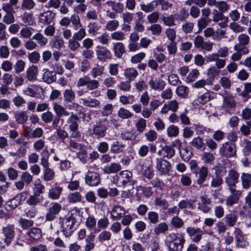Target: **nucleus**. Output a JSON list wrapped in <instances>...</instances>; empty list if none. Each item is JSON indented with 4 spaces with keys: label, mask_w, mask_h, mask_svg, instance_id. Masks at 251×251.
I'll use <instances>...</instances> for the list:
<instances>
[{
    "label": "nucleus",
    "mask_w": 251,
    "mask_h": 251,
    "mask_svg": "<svg viewBox=\"0 0 251 251\" xmlns=\"http://www.w3.org/2000/svg\"><path fill=\"white\" fill-rule=\"evenodd\" d=\"M80 217V211L74 210L70 216L64 218L61 223V231L67 237L70 236L75 230L74 226L77 223L76 217Z\"/></svg>",
    "instance_id": "nucleus-1"
},
{
    "label": "nucleus",
    "mask_w": 251,
    "mask_h": 251,
    "mask_svg": "<svg viewBox=\"0 0 251 251\" xmlns=\"http://www.w3.org/2000/svg\"><path fill=\"white\" fill-rule=\"evenodd\" d=\"M185 241L183 236H176L175 233H171L167 236L165 244L169 251H182Z\"/></svg>",
    "instance_id": "nucleus-2"
},
{
    "label": "nucleus",
    "mask_w": 251,
    "mask_h": 251,
    "mask_svg": "<svg viewBox=\"0 0 251 251\" xmlns=\"http://www.w3.org/2000/svg\"><path fill=\"white\" fill-rule=\"evenodd\" d=\"M132 177V173L125 170L120 172L113 177L112 182L118 186H125L130 182Z\"/></svg>",
    "instance_id": "nucleus-3"
},
{
    "label": "nucleus",
    "mask_w": 251,
    "mask_h": 251,
    "mask_svg": "<svg viewBox=\"0 0 251 251\" xmlns=\"http://www.w3.org/2000/svg\"><path fill=\"white\" fill-rule=\"evenodd\" d=\"M219 154L221 156L226 158L235 157L236 156V144L234 143L225 142L219 148Z\"/></svg>",
    "instance_id": "nucleus-4"
},
{
    "label": "nucleus",
    "mask_w": 251,
    "mask_h": 251,
    "mask_svg": "<svg viewBox=\"0 0 251 251\" xmlns=\"http://www.w3.org/2000/svg\"><path fill=\"white\" fill-rule=\"evenodd\" d=\"M237 40L238 43L234 46V50L235 51H242L243 54H248L249 50L246 46L249 44L250 41L249 36L245 33H242L238 36Z\"/></svg>",
    "instance_id": "nucleus-5"
},
{
    "label": "nucleus",
    "mask_w": 251,
    "mask_h": 251,
    "mask_svg": "<svg viewBox=\"0 0 251 251\" xmlns=\"http://www.w3.org/2000/svg\"><path fill=\"white\" fill-rule=\"evenodd\" d=\"M85 184L91 187L98 186L100 182V176L99 173L89 170L85 176Z\"/></svg>",
    "instance_id": "nucleus-6"
},
{
    "label": "nucleus",
    "mask_w": 251,
    "mask_h": 251,
    "mask_svg": "<svg viewBox=\"0 0 251 251\" xmlns=\"http://www.w3.org/2000/svg\"><path fill=\"white\" fill-rule=\"evenodd\" d=\"M62 209V205L58 202H52L48 208V211L46 215V220L47 221H52L56 218V216L58 215Z\"/></svg>",
    "instance_id": "nucleus-7"
},
{
    "label": "nucleus",
    "mask_w": 251,
    "mask_h": 251,
    "mask_svg": "<svg viewBox=\"0 0 251 251\" xmlns=\"http://www.w3.org/2000/svg\"><path fill=\"white\" fill-rule=\"evenodd\" d=\"M2 233L4 236V243L6 246H9L15 235L14 225H8L2 229Z\"/></svg>",
    "instance_id": "nucleus-8"
},
{
    "label": "nucleus",
    "mask_w": 251,
    "mask_h": 251,
    "mask_svg": "<svg viewBox=\"0 0 251 251\" xmlns=\"http://www.w3.org/2000/svg\"><path fill=\"white\" fill-rule=\"evenodd\" d=\"M194 46L197 49L203 50L210 51L213 48V43L211 42H204L203 37L200 35H197L194 40Z\"/></svg>",
    "instance_id": "nucleus-9"
},
{
    "label": "nucleus",
    "mask_w": 251,
    "mask_h": 251,
    "mask_svg": "<svg viewBox=\"0 0 251 251\" xmlns=\"http://www.w3.org/2000/svg\"><path fill=\"white\" fill-rule=\"evenodd\" d=\"M96 53L97 58L101 62H105L111 58L112 54L106 47L98 45L96 47Z\"/></svg>",
    "instance_id": "nucleus-10"
},
{
    "label": "nucleus",
    "mask_w": 251,
    "mask_h": 251,
    "mask_svg": "<svg viewBox=\"0 0 251 251\" xmlns=\"http://www.w3.org/2000/svg\"><path fill=\"white\" fill-rule=\"evenodd\" d=\"M239 174L234 170L229 171L226 178V183L228 187V189H235L236 184L239 181Z\"/></svg>",
    "instance_id": "nucleus-11"
},
{
    "label": "nucleus",
    "mask_w": 251,
    "mask_h": 251,
    "mask_svg": "<svg viewBox=\"0 0 251 251\" xmlns=\"http://www.w3.org/2000/svg\"><path fill=\"white\" fill-rule=\"evenodd\" d=\"M229 190L231 195L226 200V204L228 207L232 206L234 204L237 203L242 195V191L240 190L233 188Z\"/></svg>",
    "instance_id": "nucleus-12"
},
{
    "label": "nucleus",
    "mask_w": 251,
    "mask_h": 251,
    "mask_svg": "<svg viewBox=\"0 0 251 251\" xmlns=\"http://www.w3.org/2000/svg\"><path fill=\"white\" fill-rule=\"evenodd\" d=\"M56 14L51 10H47L39 15V21L43 25H50L55 18Z\"/></svg>",
    "instance_id": "nucleus-13"
},
{
    "label": "nucleus",
    "mask_w": 251,
    "mask_h": 251,
    "mask_svg": "<svg viewBox=\"0 0 251 251\" xmlns=\"http://www.w3.org/2000/svg\"><path fill=\"white\" fill-rule=\"evenodd\" d=\"M186 232L194 242H199L203 234V231L200 228L188 227L186 228Z\"/></svg>",
    "instance_id": "nucleus-14"
},
{
    "label": "nucleus",
    "mask_w": 251,
    "mask_h": 251,
    "mask_svg": "<svg viewBox=\"0 0 251 251\" xmlns=\"http://www.w3.org/2000/svg\"><path fill=\"white\" fill-rule=\"evenodd\" d=\"M126 145L124 142L116 140L110 145V152L113 154H119L124 152L126 150Z\"/></svg>",
    "instance_id": "nucleus-15"
},
{
    "label": "nucleus",
    "mask_w": 251,
    "mask_h": 251,
    "mask_svg": "<svg viewBox=\"0 0 251 251\" xmlns=\"http://www.w3.org/2000/svg\"><path fill=\"white\" fill-rule=\"evenodd\" d=\"M27 240L30 242H33L41 238L42 230L38 227H32L26 233Z\"/></svg>",
    "instance_id": "nucleus-16"
},
{
    "label": "nucleus",
    "mask_w": 251,
    "mask_h": 251,
    "mask_svg": "<svg viewBox=\"0 0 251 251\" xmlns=\"http://www.w3.org/2000/svg\"><path fill=\"white\" fill-rule=\"evenodd\" d=\"M193 172L198 176L197 180V184L200 187L204 186L203 183L208 176V168L205 166H202L199 169L198 172L194 171Z\"/></svg>",
    "instance_id": "nucleus-17"
},
{
    "label": "nucleus",
    "mask_w": 251,
    "mask_h": 251,
    "mask_svg": "<svg viewBox=\"0 0 251 251\" xmlns=\"http://www.w3.org/2000/svg\"><path fill=\"white\" fill-rule=\"evenodd\" d=\"M236 101L234 97L230 94H227L223 97V107L226 111L235 107Z\"/></svg>",
    "instance_id": "nucleus-18"
},
{
    "label": "nucleus",
    "mask_w": 251,
    "mask_h": 251,
    "mask_svg": "<svg viewBox=\"0 0 251 251\" xmlns=\"http://www.w3.org/2000/svg\"><path fill=\"white\" fill-rule=\"evenodd\" d=\"M111 218L113 220L121 219L126 214L125 208L120 205H115L112 209L111 212Z\"/></svg>",
    "instance_id": "nucleus-19"
},
{
    "label": "nucleus",
    "mask_w": 251,
    "mask_h": 251,
    "mask_svg": "<svg viewBox=\"0 0 251 251\" xmlns=\"http://www.w3.org/2000/svg\"><path fill=\"white\" fill-rule=\"evenodd\" d=\"M107 127L103 125H96L92 129V136L99 139L103 138L106 134Z\"/></svg>",
    "instance_id": "nucleus-20"
},
{
    "label": "nucleus",
    "mask_w": 251,
    "mask_h": 251,
    "mask_svg": "<svg viewBox=\"0 0 251 251\" xmlns=\"http://www.w3.org/2000/svg\"><path fill=\"white\" fill-rule=\"evenodd\" d=\"M63 191V188L58 185H55L49 190L48 198L52 200H56L60 198Z\"/></svg>",
    "instance_id": "nucleus-21"
},
{
    "label": "nucleus",
    "mask_w": 251,
    "mask_h": 251,
    "mask_svg": "<svg viewBox=\"0 0 251 251\" xmlns=\"http://www.w3.org/2000/svg\"><path fill=\"white\" fill-rule=\"evenodd\" d=\"M95 235L94 232H91L85 238V244L83 246L84 251H91L95 247L94 242Z\"/></svg>",
    "instance_id": "nucleus-22"
},
{
    "label": "nucleus",
    "mask_w": 251,
    "mask_h": 251,
    "mask_svg": "<svg viewBox=\"0 0 251 251\" xmlns=\"http://www.w3.org/2000/svg\"><path fill=\"white\" fill-rule=\"evenodd\" d=\"M121 169L122 167L120 164L114 162L104 166L102 170L104 174H111L118 173Z\"/></svg>",
    "instance_id": "nucleus-23"
},
{
    "label": "nucleus",
    "mask_w": 251,
    "mask_h": 251,
    "mask_svg": "<svg viewBox=\"0 0 251 251\" xmlns=\"http://www.w3.org/2000/svg\"><path fill=\"white\" fill-rule=\"evenodd\" d=\"M236 246L239 248H245L247 246V243L244 239L242 232L239 228H236L234 230Z\"/></svg>",
    "instance_id": "nucleus-24"
},
{
    "label": "nucleus",
    "mask_w": 251,
    "mask_h": 251,
    "mask_svg": "<svg viewBox=\"0 0 251 251\" xmlns=\"http://www.w3.org/2000/svg\"><path fill=\"white\" fill-rule=\"evenodd\" d=\"M171 164L166 160H160L158 164V173L160 175H167L171 169Z\"/></svg>",
    "instance_id": "nucleus-25"
},
{
    "label": "nucleus",
    "mask_w": 251,
    "mask_h": 251,
    "mask_svg": "<svg viewBox=\"0 0 251 251\" xmlns=\"http://www.w3.org/2000/svg\"><path fill=\"white\" fill-rule=\"evenodd\" d=\"M96 225L97 219L95 218V216L93 215H89L85 221V226L86 228L89 231H92L95 229L94 233L97 232H100V229L96 230Z\"/></svg>",
    "instance_id": "nucleus-26"
},
{
    "label": "nucleus",
    "mask_w": 251,
    "mask_h": 251,
    "mask_svg": "<svg viewBox=\"0 0 251 251\" xmlns=\"http://www.w3.org/2000/svg\"><path fill=\"white\" fill-rule=\"evenodd\" d=\"M161 150L158 151V154L162 157H166L170 158L175 155V150L170 146L165 145L164 146H160Z\"/></svg>",
    "instance_id": "nucleus-27"
},
{
    "label": "nucleus",
    "mask_w": 251,
    "mask_h": 251,
    "mask_svg": "<svg viewBox=\"0 0 251 251\" xmlns=\"http://www.w3.org/2000/svg\"><path fill=\"white\" fill-rule=\"evenodd\" d=\"M113 50L114 55L120 58L126 52V49L124 44L122 42H117L113 44Z\"/></svg>",
    "instance_id": "nucleus-28"
},
{
    "label": "nucleus",
    "mask_w": 251,
    "mask_h": 251,
    "mask_svg": "<svg viewBox=\"0 0 251 251\" xmlns=\"http://www.w3.org/2000/svg\"><path fill=\"white\" fill-rule=\"evenodd\" d=\"M44 200L42 195L33 194L30 195L26 200V203L31 206H35L42 203Z\"/></svg>",
    "instance_id": "nucleus-29"
},
{
    "label": "nucleus",
    "mask_w": 251,
    "mask_h": 251,
    "mask_svg": "<svg viewBox=\"0 0 251 251\" xmlns=\"http://www.w3.org/2000/svg\"><path fill=\"white\" fill-rule=\"evenodd\" d=\"M38 68L34 65L29 67L26 71V78L30 81H33L37 79Z\"/></svg>",
    "instance_id": "nucleus-30"
},
{
    "label": "nucleus",
    "mask_w": 251,
    "mask_h": 251,
    "mask_svg": "<svg viewBox=\"0 0 251 251\" xmlns=\"http://www.w3.org/2000/svg\"><path fill=\"white\" fill-rule=\"evenodd\" d=\"M237 215L232 212L226 214L224 218L226 224L228 226L231 227L234 226L237 222Z\"/></svg>",
    "instance_id": "nucleus-31"
},
{
    "label": "nucleus",
    "mask_w": 251,
    "mask_h": 251,
    "mask_svg": "<svg viewBox=\"0 0 251 251\" xmlns=\"http://www.w3.org/2000/svg\"><path fill=\"white\" fill-rule=\"evenodd\" d=\"M68 201L70 203H75L81 202L82 196L80 192L75 191L70 193L67 198Z\"/></svg>",
    "instance_id": "nucleus-32"
},
{
    "label": "nucleus",
    "mask_w": 251,
    "mask_h": 251,
    "mask_svg": "<svg viewBox=\"0 0 251 251\" xmlns=\"http://www.w3.org/2000/svg\"><path fill=\"white\" fill-rule=\"evenodd\" d=\"M136 70L133 68H126L124 71V75L127 80L131 81L138 75Z\"/></svg>",
    "instance_id": "nucleus-33"
},
{
    "label": "nucleus",
    "mask_w": 251,
    "mask_h": 251,
    "mask_svg": "<svg viewBox=\"0 0 251 251\" xmlns=\"http://www.w3.org/2000/svg\"><path fill=\"white\" fill-rule=\"evenodd\" d=\"M82 101L83 104L87 107L91 108H96L100 106V102L96 99L92 98H83L80 99Z\"/></svg>",
    "instance_id": "nucleus-34"
},
{
    "label": "nucleus",
    "mask_w": 251,
    "mask_h": 251,
    "mask_svg": "<svg viewBox=\"0 0 251 251\" xmlns=\"http://www.w3.org/2000/svg\"><path fill=\"white\" fill-rule=\"evenodd\" d=\"M16 122L19 124H25L28 119V116L25 111H21L14 115Z\"/></svg>",
    "instance_id": "nucleus-35"
},
{
    "label": "nucleus",
    "mask_w": 251,
    "mask_h": 251,
    "mask_svg": "<svg viewBox=\"0 0 251 251\" xmlns=\"http://www.w3.org/2000/svg\"><path fill=\"white\" fill-rule=\"evenodd\" d=\"M78 121L79 117L78 116L72 113L70 116L67 120V123L69 126V129H75V127H78Z\"/></svg>",
    "instance_id": "nucleus-36"
},
{
    "label": "nucleus",
    "mask_w": 251,
    "mask_h": 251,
    "mask_svg": "<svg viewBox=\"0 0 251 251\" xmlns=\"http://www.w3.org/2000/svg\"><path fill=\"white\" fill-rule=\"evenodd\" d=\"M242 185L245 189H249L251 186V175L249 173H243L241 176Z\"/></svg>",
    "instance_id": "nucleus-37"
},
{
    "label": "nucleus",
    "mask_w": 251,
    "mask_h": 251,
    "mask_svg": "<svg viewBox=\"0 0 251 251\" xmlns=\"http://www.w3.org/2000/svg\"><path fill=\"white\" fill-rule=\"evenodd\" d=\"M64 103L74 101L75 98V94L72 89H66L63 92Z\"/></svg>",
    "instance_id": "nucleus-38"
},
{
    "label": "nucleus",
    "mask_w": 251,
    "mask_h": 251,
    "mask_svg": "<svg viewBox=\"0 0 251 251\" xmlns=\"http://www.w3.org/2000/svg\"><path fill=\"white\" fill-rule=\"evenodd\" d=\"M190 144L193 147L198 150L203 151L205 149V144L203 142V139L199 136L194 138Z\"/></svg>",
    "instance_id": "nucleus-39"
},
{
    "label": "nucleus",
    "mask_w": 251,
    "mask_h": 251,
    "mask_svg": "<svg viewBox=\"0 0 251 251\" xmlns=\"http://www.w3.org/2000/svg\"><path fill=\"white\" fill-rule=\"evenodd\" d=\"M45 190V187L41 183L40 179L34 182L33 187V194L41 195L44 193Z\"/></svg>",
    "instance_id": "nucleus-40"
},
{
    "label": "nucleus",
    "mask_w": 251,
    "mask_h": 251,
    "mask_svg": "<svg viewBox=\"0 0 251 251\" xmlns=\"http://www.w3.org/2000/svg\"><path fill=\"white\" fill-rule=\"evenodd\" d=\"M49 155V151L47 148L42 151L40 164L43 166L44 169L49 168V162L48 160Z\"/></svg>",
    "instance_id": "nucleus-41"
},
{
    "label": "nucleus",
    "mask_w": 251,
    "mask_h": 251,
    "mask_svg": "<svg viewBox=\"0 0 251 251\" xmlns=\"http://www.w3.org/2000/svg\"><path fill=\"white\" fill-rule=\"evenodd\" d=\"M220 71L215 67H212L207 70L208 82L209 83H213V81L217 76L219 75Z\"/></svg>",
    "instance_id": "nucleus-42"
},
{
    "label": "nucleus",
    "mask_w": 251,
    "mask_h": 251,
    "mask_svg": "<svg viewBox=\"0 0 251 251\" xmlns=\"http://www.w3.org/2000/svg\"><path fill=\"white\" fill-rule=\"evenodd\" d=\"M42 79L44 81L50 84L55 81L56 77L55 74L53 72L46 71L42 76Z\"/></svg>",
    "instance_id": "nucleus-43"
},
{
    "label": "nucleus",
    "mask_w": 251,
    "mask_h": 251,
    "mask_svg": "<svg viewBox=\"0 0 251 251\" xmlns=\"http://www.w3.org/2000/svg\"><path fill=\"white\" fill-rule=\"evenodd\" d=\"M70 23H72L74 29L75 30H77L79 28L82 26L79 16L75 14L72 15L70 17Z\"/></svg>",
    "instance_id": "nucleus-44"
},
{
    "label": "nucleus",
    "mask_w": 251,
    "mask_h": 251,
    "mask_svg": "<svg viewBox=\"0 0 251 251\" xmlns=\"http://www.w3.org/2000/svg\"><path fill=\"white\" fill-rule=\"evenodd\" d=\"M112 236L111 233L108 230H102L98 236V240L100 243H103L105 241H109Z\"/></svg>",
    "instance_id": "nucleus-45"
},
{
    "label": "nucleus",
    "mask_w": 251,
    "mask_h": 251,
    "mask_svg": "<svg viewBox=\"0 0 251 251\" xmlns=\"http://www.w3.org/2000/svg\"><path fill=\"white\" fill-rule=\"evenodd\" d=\"M178 206L180 209L185 208L193 209L194 208V201L191 199L182 200L179 201L178 204Z\"/></svg>",
    "instance_id": "nucleus-46"
},
{
    "label": "nucleus",
    "mask_w": 251,
    "mask_h": 251,
    "mask_svg": "<svg viewBox=\"0 0 251 251\" xmlns=\"http://www.w3.org/2000/svg\"><path fill=\"white\" fill-rule=\"evenodd\" d=\"M51 44L52 48L60 49L64 47V41L61 37L56 36L52 40Z\"/></svg>",
    "instance_id": "nucleus-47"
},
{
    "label": "nucleus",
    "mask_w": 251,
    "mask_h": 251,
    "mask_svg": "<svg viewBox=\"0 0 251 251\" xmlns=\"http://www.w3.org/2000/svg\"><path fill=\"white\" fill-rule=\"evenodd\" d=\"M176 91L178 96L186 98L189 94V88L184 85H179L176 88Z\"/></svg>",
    "instance_id": "nucleus-48"
},
{
    "label": "nucleus",
    "mask_w": 251,
    "mask_h": 251,
    "mask_svg": "<svg viewBox=\"0 0 251 251\" xmlns=\"http://www.w3.org/2000/svg\"><path fill=\"white\" fill-rule=\"evenodd\" d=\"M55 176V173L54 171L49 168L44 169L43 179L46 181H50L52 180Z\"/></svg>",
    "instance_id": "nucleus-49"
},
{
    "label": "nucleus",
    "mask_w": 251,
    "mask_h": 251,
    "mask_svg": "<svg viewBox=\"0 0 251 251\" xmlns=\"http://www.w3.org/2000/svg\"><path fill=\"white\" fill-rule=\"evenodd\" d=\"M32 39L37 41L40 46H44L48 43V39L40 32H38L34 35Z\"/></svg>",
    "instance_id": "nucleus-50"
},
{
    "label": "nucleus",
    "mask_w": 251,
    "mask_h": 251,
    "mask_svg": "<svg viewBox=\"0 0 251 251\" xmlns=\"http://www.w3.org/2000/svg\"><path fill=\"white\" fill-rule=\"evenodd\" d=\"M18 223L22 228L24 230L27 229L28 228L31 227L34 224L33 221L23 218H21L19 219Z\"/></svg>",
    "instance_id": "nucleus-51"
},
{
    "label": "nucleus",
    "mask_w": 251,
    "mask_h": 251,
    "mask_svg": "<svg viewBox=\"0 0 251 251\" xmlns=\"http://www.w3.org/2000/svg\"><path fill=\"white\" fill-rule=\"evenodd\" d=\"M119 25V23L117 20H112L108 21L105 25V29L110 31L116 30Z\"/></svg>",
    "instance_id": "nucleus-52"
},
{
    "label": "nucleus",
    "mask_w": 251,
    "mask_h": 251,
    "mask_svg": "<svg viewBox=\"0 0 251 251\" xmlns=\"http://www.w3.org/2000/svg\"><path fill=\"white\" fill-rule=\"evenodd\" d=\"M79 41L72 37V38L70 39L68 41V48L71 51H75L80 47V44L79 43Z\"/></svg>",
    "instance_id": "nucleus-53"
},
{
    "label": "nucleus",
    "mask_w": 251,
    "mask_h": 251,
    "mask_svg": "<svg viewBox=\"0 0 251 251\" xmlns=\"http://www.w3.org/2000/svg\"><path fill=\"white\" fill-rule=\"evenodd\" d=\"M35 4L33 0H22L21 6L23 10H30L34 8Z\"/></svg>",
    "instance_id": "nucleus-54"
},
{
    "label": "nucleus",
    "mask_w": 251,
    "mask_h": 251,
    "mask_svg": "<svg viewBox=\"0 0 251 251\" xmlns=\"http://www.w3.org/2000/svg\"><path fill=\"white\" fill-rule=\"evenodd\" d=\"M76 155L82 162L84 163L86 162L87 158V151L84 145L78 150Z\"/></svg>",
    "instance_id": "nucleus-55"
},
{
    "label": "nucleus",
    "mask_w": 251,
    "mask_h": 251,
    "mask_svg": "<svg viewBox=\"0 0 251 251\" xmlns=\"http://www.w3.org/2000/svg\"><path fill=\"white\" fill-rule=\"evenodd\" d=\"M78 29L76 32L74 33L73 37L80 41L86 36V31L85 29L82 26Z\"/></svg>",
    "instance_id": "nucleus-56"
},
{
    "label": "nucleus",
    "mask_w": 251,
    "mask_h": 251,
    "mask_svg": "<svg viewBox=\"0 0 251 251\" xmlns=\"http://www.w3.org/2000/svg\"><path fill=\"white\" fill-rule=\"evenodd\" d=\"M87 27L88 28V33L94 35L96 34L100 28L98 24L95 22H91L89 23Z\"/></svg>",
    "instance_id": "nucleus-57"
},
{
    "label": "nucleus",
    "mask_w": 251,
    "mask_h": 251,
    "mask_svg": "<svg viewBox=\"0 0 251 251\" xmlns=\"http://www.w3.org/2000/svg\"><path fill=\"white\" fill-rule=\"evenodd\" d=\"M210 100V95L208 92L205 93L203 95L199 96L196 100V102L197 104H204Z\"/></svg>",
    "instance_id": "nucleus-58"
},
{
    "label": "nucleus",
    "mask_w": 251,
    "mask_h": 251,
    "mask_svg": "<svg viewBox=\"0 0 251 251\" xmlns=\"http://www.w3.org/2000/svg\"><path fill=\"white\" fill-rule=\"evenodd\" d=\"M194 129L197 134L203 135L210 132V129L201 125H194Z\"/></svg>",
    "instance_id": "nucleus-59"
},
{
    "label": "nucleus",
    "mask_w": 251,
    "mask_h": 251,
    "mask_svg": "<svg viewBox=\"0 0 251 251\" xmlns=\"http://www.w3.org/2000/svg\"><path fill=\"white\" fill-rule=\"evenodd\" d=\"M176 19L179 20L180 21H185L186 19L189 17V14L186 10L183 8L180 10L179 12L175 14Z\"/></svg>",
    "instance_id": "nucleus-60"
},
{
    "label": "nucleus",
    "mask_w": 251,
    "mask_h": 251,
    "mask_svg": "<svg viewBox=\"0 0 251 251\" xmlns=\"http://www.w3.org/2000/svg\"><path fill=\"white\" fill-rule=\"evenodd\" d=\"M201 159L206 163L212 164L215 160V156L213 153L205 152L202 156Z\"/></svg>",
    "instance_id": "nucleus-61"
},
{
    "label": "nucleus",
    "mask_w": 251,
    "mask_h": 251,
    "mask_svg": "<svg viewBox=\"0 0 251 251\" xmlns=\"http://www.w3.org/2000/svg\"><path fill=\"white\" fill-rule=\"evenodd\" d=\"M194 23L191 22H186L183 23L181 26V29L185 34L190 33L194 29Z\"/></svg>",
    "instance_id": "nucleus-62"
},
{
    "label": "nucleus",
    "mask_w": 251,
    "mask_h": 251,
    "mask_svg": "<svg viewBox=\"0 0 251 251\" xmlns=\"http://www.w3.org/2000/svg\"><path fill=\"white\" fill-rule=\"evenodd\" d=\"M167 134L169 137H176L179 134V128L175 125H171L167 128Z\"/></svg>",
    "instance_id": "nucleus-63"
},
{
    "label": "nucleus",
    "mask_w": 251,
    "mask_h": 251,
    "mask_svg": "<svg viewBox=\"0 0 251 251\" xmlns=\"http://www.w3.org/2000/svg\"><path fill=\"white\" fill-rule=\"evenodd\" d=\"M32 27L25 26L22 28L20 31V35L23 38H30L32 34Z\"/></svg>",
    "instance_id": "nucleus-64"
}]
</instances>
